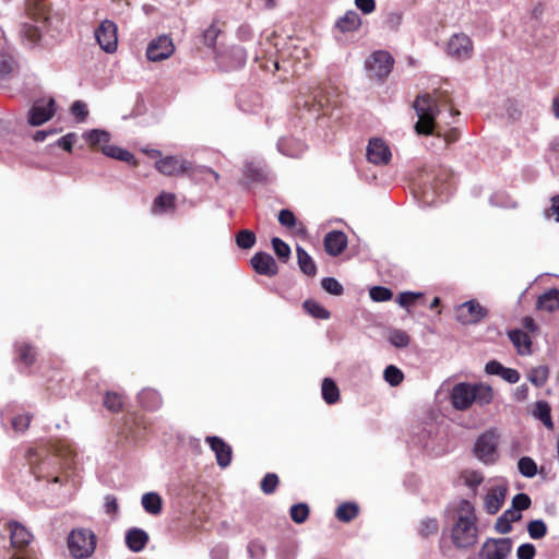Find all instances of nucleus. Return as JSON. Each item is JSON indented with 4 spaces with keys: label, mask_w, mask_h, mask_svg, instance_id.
<instances>
[{
    "label": "nucleus",
    "mask_w": 559,
    "mask_h": 559,
    "mask_svg": "<svg viewBox=\"0 0 559 559\" xmlns=\"http://www.w3.org/2000/svg\"><path fill=\"white\" fill-rule=\"evenodd\" d=\"M451 540L459 549H467L478 542V526L474 506L461 500L457 516L451 528Z\"/></svg>",
    "instance_id": "f257e3e1"
},
{
    "label": "nucleus",
    "mask_w": 559,
    "mask_h": 559,
    "mask_svg": "<svg viewBox=\"0 0 559 559\" xmlns=\"http://www.w3.org/2000/svg\"><path fill=\"white\" fill-rule=\"evenodd\" d=\"M493 399V391L485 383L471 384L461 382L451 391V403L457 411H465L476 403L480 406L488 405Z\"/></svg>",
    "instance_id": "f03ea898"
},
{
    "label": "nucleus",
    "mask_w": 559,
    "mask_h": 559,
    "mask_svg": "<svg viewBox=\"0 0 559 559\" xmlns=\"http://www.w3.org/2000/svg\"><path fill=\"white\" fill-rule=\"evenodd\" d=\"M414 109L418 118L415 123L416 133L420 135L435 134V120L440 112L437 99L429 94L418 95L414 102Z\"/></svg>",
    "instance_id": "7ed1b4c3"
},
{
    "label": "nucleus",
    "mask_w": 559,
    "mask_h": 559,
    "mask_svg": "<svg viewBox=\"0 0 559 559\" xmlns=\"http://www.w3.org/2000/svg\"><path fill=\"white\" fill-rule=\"evenodd\" d=\"M96 536L90 530H73L68 537V547L76 559L88 558L95 550Z\"/></svg>",
    "instance_id": "20e7f679"
},
{
    "label": "nucleus",
    "mask_w": 559,
    "mask_h": 559,
    "mask_svg": "<svg viewBox=\"0 0 559 559\" xmlns=\"http://www.w3.org/2000/svg\"><path fill=\"white\" fill-rule=\"evenodd\" d=\"M394 64L393 57L385 50L373 51L365 61V69L371 79L383 80Z\"/></svg>",
    "instance_id": "39448f33"
},
{
    "label": "nucleus",
    "mask_w": 559,
    "mask_h": 559,
    "mask_svg": "<svg viewBox=\"0 0 559 559\" xmlns=\"http://www.w3.org/2000/svg\"><path fill=\"white\" fill-rule=\"evenodd\" d=\"M475 456L485 464H492L498 460V435L486 431L480 435L474 444Z\"/></svg>",
    "instance_id": "423d86ee"
},
{
    "label": "nucleus",
    "mask_w": 559,
    "mask_h": 559,
    "mask_svg": "<svg viewBox=\"0 0 559 559\" xmlns=\"http://www.w3.org/2000/svg\"><path fill=\"white\" fill-rule=\"evenodd\" d=\"M513 542L509 537L487 538L478 552L479 559H508Z\"/></svg>",
    "instance_id": "0eeeda50"
},
{
    "label": "nucleus",
    "mask_w": 559,
    "mask_h": 559,
    "mask_svg": "<svg viewBox=\"0 0 559 559\" xmlns=\"http://www.w3.org/2000/svg\"><path fill=\"white\" fill-rule=\"evenodd\" d=\"M474 50L472 39L464 33H457L450 37L447 43V55L456 60H467Z\"/></svg>",
    "instance_id": "6e6552de"
},
{
    "label": "nucleus",
    "mask_w": 559,
    "mask_h": 559,
    "mask_svg": "<svg viewBox=\"0 0 559 559\" xmlns=\"http://www.w3.org/2000/svg\"><path fill=\"white\" fill-rule=\"evenodd\" d=\"M175 52V45L171 37L160 35L152 39L146 48V57L150 61L158 62L171 57Z\"/></svg>",
    "instance_id": "1a4fd4ad"
},
{
    "label": "nucleus",
    "mask_w": 559,
    "mask_h": 559,
    "mask_svg": "<svg viewBox=\"0 0 559 559\" xmlns=\"http://www.w3.org/2000/svg\"><path fill=\"white\" fill-rule=\"evenodd\" d=\"M95 38L105 52H115L118 44L117 25L110 20H104L95 29Z\"/></svg>",
    "instance_id": "9d476101"
},
{
    "label": "nucleus",
    "mask_w": 559,
    "mask_h": 559,
    "mask_svg": "<svg viewBox=\"0 0 559 559\" xmlns=\"http://www.w3.org/2000/svg\"><path fill=\"white\" fill-rule=\"evenodd\" d=\"M487 309L476 300H468L456 308V320L462 324L478 323L487 316Z\"/></svg>",
    "instance_id": "9b49d317"
},
{
    "label": "nucleus",
    "mask_w": 559,
    "mask_h": 559,
    "mask_svg": "<svg viewBox=\"0 0 559 559\" xmlns=\"http://www.w3.org/2000/svg\"><path fill=\"white\" fill-rule=\"evenodd\" d=\"M157 170L166 176H178L190 169V164L177 156H166L155 164Z\"/></svg>",
    "instance_id": "f8f14e48"
},
{
    "label": "nucleus",
    "mask_w": 559,
    "mask_h": 559,
    "mask_svg": "<svg viewBox=\"0 0 559 559\" xmlns=\"http://www.w3.org/2000/svg\"><path fill=\"white\" fill-rule=\"evenodd\" d=\"M389 146L380 139H372L367 146V158L376 165H386L391 159Z\"/></svg>",
    "instance_id": "ddd939ff"
},
{
    "label": "nucleus",
    "mask_w": 559,
    "mask_h": 559,
    "mask_svg": "<svg viewBox=\"0 0 559 559\" xmlns=\"http://www.w3.org/2000/svg\"><path fill=\"white\" fill-rule=\"evenodd\" d=\"M205 442L215 453L217 464L225 468L231 462V448L219 437H206Z\"/></svg>",
    "instance_id": "4468645a"
},
{
    "label": "nucleus",
    "mask_w": 559,
    "mask_h": 559,
    "mask_svg": "<svg viewBox=\"0 0 559 559\" xmlns=\"http://www.w3.org/2000/svg\"><path fill=\"white\" fill-rule=\"evenodd\" d=\"M53 99L38 102L29 110L28 122L32 126H40L53 115Z\"/></svg>",
    "instance_id": "2eb2a0df"
},
{
    "label": "nucleus",
    "mask_w": 559,
    "mask_h": 559,
    "mask_svg": "<svg viewBox=\"0 0 559 559\" xmlns=\"http://www.w3.org/2000/svg\"><path fill=\"white\" fill-rule=\"evenodd\" d=\"M251 265L259 274L274 276L278 267L275 260L266 252H258L251 258Z\"/></svg>",
    "instance_id": "dca6fc26"
},
{
    "label": "nucleus",
    "mask_w": 559,
    "mask_h": 559,
    "mask_svg": "<svg viewBox=\"0 0 559 559\" xmlns=\"http://www.w3.org/2000/svg\"><path fill=\"white\" fill-rule=\"evenodd\" d=\"M347 247V236L341 230H333L324 237V249L332 257L340 255Z\"/></svg>",
    "instance_id": "f3484780"
},
{
    "label": "nucleus",
    "mask_w": 559,
    "mask_h": 559,
    "mask_svg": "<svg viewBox=\"0 0 559 559\" xmlns=\"http://www.w3.org/2000/svg\"><path fill=\"white\" fill-rule=\"evenodd\" d=\"M10 531L11 546L15 549H22L29 544L32 534L25 526L17 522H10L8 524Z\"/></svg>",
    "instance_id": "a211bd4d"
},
{
    "label": "nucleus",
    "mask_w": 559,
    "mask_h": 559,
    "mask_svg": "<svg viewBox=\"0 0 559 559\" xmlns=\"http://www.w3.org/2000/svg\"><path fill=\"white\" fill-rule=\"evenodd\" d=\"M507 489L498 486L489 490L485 497V509L489 514L497 513L506 499Z\"/></svg>",
    "instance_id": "6ab92c4d"
},
{
    "label": "nucleus",
    "mask_w": 559,
    "mask_h": 559,
    "mask_svg": "<svg viewBox=\"0 0 559 559\" xmlns=\"http://www.w3.org/2000/svg\"><path fill=\"white\" fill-rule=\"evenodd\" d=\"M148 542V535L141 528H131L127 532L126 544L131 551L139 552Z\"/></svg>",
    "instance_id": "aec40b11"
},
{
    "label": "nucleus",
    "mask_w": 559,
    "mask_h": 559,
    "mask_svg": "<svg viewBox=\"0 0 559 559\" xmlns=\"http://www.w3.org/2000/svg\"><path fill=\"white\" fill-rule=\"evenodd\" d=\"M360 25L361 19L355 11H347L336 21V27L342 33L355 32L360 27Z\"/></svg>",
    "instance_id": "412c9836"
},
{
    "label": "nucleus",
    "mask_w": 559,
    "mask_h": 559,
    "mask_svg": "<svg viewBox=\"0 0 559 559\" xmlns=\"http://www.w3.org/2000/svg\"><path fill=\"white\" fill-rule=\"evenodd\" d=\"M510 341L516 347L519 354L526 355L531 353V338L522 330H511L508 333Z\"/></svg>",
    "instance_id": "4be33fe9"
},
{
    "label": "nucleus",
    "mask_w": 559,
    "mask_h": 559,
    "mask_svg": "<svg viewBox=\"0 0 559 559\" xmlns=\"http://www.w3.org/2000/svg\"><path fill=\"white\" fill-rule=\"evenodd\" d=\"M296 254L300 271L308 276H314L317 274V265L309 253L302 247L297 246Z\"/></svg>",
    "instance_id": "5701e85b"
},
{
    "label": "nucleus",
    "mask_w": 559,
    "mask_h": 559,
    "mask_svg": "<svg viewBox=\"0 0 559 559\" xmlns=\"http://www.w3.org/2000/svg\"><path fill=\"white\" fill-rule=\"evenodd\" d=\"M140 404L150 411H156L162 405L160 394L153 389H145L139 394Z\"/></svg>",
    "instance_id": "b1692460"
},
{
    "label": "nucleus",
    "mask_w": 559,
    "mask_h": 559,
    "mask_svg": "<svg viewBox=\"0 0 559 559\" xmlns=\"http://www.w3.org/2000/svg\"><path fill=\"white\" fill-rule=\"evenodd\" d=\"M533 416L539 419L548 429H554L551 407L546 401H537L533 409Z\"/></svg>",
    "instance_id": "393cba45"
},
{
    "label": "nucleus",
    "mask_w": 559,
    "mask_h": 559,
    "mask_svg": "<svg viewBox=\"0 0 559 559\" xmlns=\"http://www.w3.org/2000/svg\"><path fill=\"white\" fill-rule=\"evenodd\" d=\"M538 309L546 311H555L559 308V290L550 289L547 293L539 296L537 301Z\"/></svg>",
    "instance_id": "a878e982"
},
{
    "label": "nucleus",
    "mask_w": 559,
    "mask_h": 559,
    "mask_svg": "<svg viewBox=\"0 0 559 559\" xmlns=\"http://www.w3.org/2000/svg\"><path fill=\"white\" fill-rule=\"evenodd\" d=\"M141 503L143 509L150 514L157 515L162 511V498L156 492L144 493Z\"/></svg>",
    "instance_id": "bb28decb"
},
{
    "label": "nucleus",
    "mask_w": 559,
    "mask_h": 559,
    "mask_svg": "<svg viewBox=\"0 0 559 559\" xmlns=\"http://www.w3.org/2000/svg\"><path fill=\"white\" fill-rule=\"evenodd\" d=\"M84 139L94 147H99L102 150V146L108 145V142L110 140V135L105 130H98L94 129L86 133H84Z\"/></svg>",
    "instance_id": "cd10ccee"
},
{
    "label": "nucleus",
    "mask_w": 559,
    "mask_h": 559,
    "mask_svg": "<svg viewBox=\"0 0 559 559\" xmlns=\"http://www.w3.org/2000/svg\"><path fill=\"white\" fill-rule=\"evenodd\" d=\"M321 391H322V397L323 400L328 403V404H334L338 401L340 399V391H338V388L337 385L335 384V382L330 379V378H325L323 381H322V388H321Z\"/></svg>",
    "instance_id": "c85d7f7f"
},
{
    "label": "nucleus",
    "mask_w": 559,
    "mask_h": 559,
    "mask_svg": "<svg viewBox=\"0 0 559 559\" xmlns=\"http://www.w3.org/2000/svg\"><path fill=\"white\" fill-rule=\"evenodd\" d=\"M549 378V369L547 366L540 365L532 368L528 373V380L537 388L546 384Z\"/></svg>",
    "instance_id": "c756f323"
},
{
    "label": "nucleus",
    "mask_w": 559,
    "mask_h": 559,
    "mask_svg": "<svg viewBox=\"0 0 559 559\" xmlns=\"http://www.w3.org/2000/svg\"><path fill=\"white\" fill-rule=\"evenodd\" d=\"M358 514V507L355 503H342L335 512V516L342 522H349Z\"/></svg>",
    "instance_id": "7c9ffc66"
},
{
    "label": "nucleus",
    "mask_w": 559,
    "mask_h": 559,
    "mask_svg": "<svg viewBox=\"0 0 559 559\" xmlns=\"http://www.w3.org/2000/svg\"><path fill=\"white\" fill-rule=\"evenodd\" d=\"M21 35L28 44L34 45L41 38V27L39 25L24 23L21 28Z\"/></svg>",
    "instance_id": "2f4dec72"
},
{
    "label": "nucleus",
    "mask_w": 559,
    "mask_h": 559,
    "mask_svg": "<svg viewBox=\"0 0 559 559\" xmlns=\"http://www.w3.org/2000/svg\"><path fill=\"white\" fill-rule=\"evenodd\" d=\"M174 206L175 194L163 192L154 200L153 211L155 213L164 212L165 210L173 209Z\"/></svg>",
    "instance_id": "473e14b6"
},
{
    "label": "nucleus",
    "mask_w": 559,
    "mask_h": 559,
    "mask_svg": "<svg viewBox=\"0 0 559 559\" xmlns=\"http://www.w3.org/2000/svg\"><path fill=\"white\" fill-rule=\"evenodd\" d=\"M104 406L110 412H120L123 407V396L116 392H107L104 399Z\"/></svg>",
    "instance_id": "72a5a7b5"
},
{
    "label": "nucleus",
    "mask_w": 559,
    "mask_h": 559,
    "mask_svg": "<svg viewBox=\"0 0 559 559\" xmlns=\"http://www.w3.org/2000/svg\"><path fill=\"white\" fill-rule=\"evenodd\" d=\"M519 472L527 478H532L537 474V465L530 456H523L518 462Z\"/></svg>",
    "instance_id": "f704fd0d"
},
{
    "label": "nucleus",
    "mask_w": 559,
    "mask_h": 559,
    "mask_svg": "<svg viewBox=\"0 0 559 559\" xmlns=\"http://www.w3.org/2000/svg\"><path fill=\"white\" fill-rule=\"evenodd\" d=\"M304 308L314 318L324 320L330 318V312L314 300H306L304 302Z\"/></svg>",
    "instance_id": "c9c22d12"
},
{
    "label": "nucleus",
    "mask_w": 559,
    "mask_h": 559,
    "mask_svg": "<svg viewBox=\"0 0 559 559\" xmlns=\"http://www.w3.org/2000/svg\"><path fill=\"white\" fill-rule=\"evenodd\" d=\"M439 531V523L437 519L426 518L419 523L418 533L423 537L437 534Z\"/></svg>",
    "instance_id": "e433bc0d"
},
{
    "label": "nucleus",
    "mask_w": 559,
    "mask_h": 559,
    "mask_svg": "<svg viewBox=\"0 0 559 559\" xmlns=\"http://www.w3.org/2000/svg\"><path fill=\"white\" fill-rule=\"evenodd\" d=\"M383 377L384 380L392 386L401 384L404 379L402 370L393 365H390L384 369Z\"/></svg>",
    "instance_id": "4c0bfd02"
},
{
    "label": "nucleus",
    "mask_w": 559,
    "mask_h": 559,
    "mask_svg": "<svg viewBox=\"0 0 559 559\" xmlns=\"http://www.w3.org/2000/svg\"><path fill=\"white\" fill-rule=\"evenodd\" d=\"M219 34H221V28L218 27L216 22H213L202 33L203 44L210 48H213L216 44V39L219 36Z\"/></svg>",
    "instance_id": "58836bf2"
},
{
    "label": "nucleus",
    "mask_w": 559,
    "mask_h": 559,
    "mask_svg": "<svg viewBox=\"0 0 559 559\" xmlns=\"http://www.w3.org/2000/svg\"><path fill=\"white\" fill-rule=\"evenodd\" d=\"M236 243L241 249H250L255 243V235L249 229L240 230L236 236Z\"/></svg>",
    "instance_id": "ea45409f"
},
{
    "label": "nucleus",
    "mask_w": 559,
    "mask_h": 559,
    "mask_svg": "<svg viewBox=\"0 0 559 559\" xmlns=\"http://www.w3.org/2000/svg\"><path fill=\"white\" fill-rule=\"evenodd\" d=\"M527 532L533 539H540L547 533V526L543 520H533L527 524Z\"/></svg>",
    "instance_id": "a19ab883"
},
{
    "label": "nucleus",
    "mask_w": 559,
    "mask_h": 559,
    "mask_svg": "<svg viewBox=\"0 0 559 559\" xmlns=\"http://www.w3.org/2000/svg\"><path fill=\"white\" fill-rule=\"evenodd\" d=\"M388 340L397 348H404L409 344V336L402 330H392L389 333Z\"/></svg>",
    "instance_id": "79ce46f5"
},
{
    "label": "nucleus",
    "mask_w": 559,
    "mask_h": 559,
    "mask_svg": "<svg viewBox=\"0 0 559 559\" xmlns=\"http://www.w3.org/2000/svg\"><path fill=\"white\" fill-rule=\"evenodd\" d=\"M308 515L309 508L306 503L294 504L290 508V518L297 524L304 523L307 520Z\"/></svg>",
    "instance_id": "37998d69"
},
{
    "label": "nucleus",
    "mask_w": 559,
    "mask_h": 559,
    "mask_svg": "<svg viewBox=\"0 0 559 559\" xmlns=\"http://www.w3.org/2000/svg\"><path fill=\"white\" fill-rule=\"evenodd\" d=\"M272 247H273V250H274L275 254L280 259L287 260L289 258V255H290V248L282 239L277 238V237H274L272 239Z\"/></svg>",
    "instance_id": "c03bdc74"
},
{
    "label": "nucleus",
    "mask_w": 559,
    "mask_h": 559,
    "mask_svg": "<svg viewBox=\"0 0 559 559\" xmlns=\"http://www.w3.org/2000/svg\"><path fill=\"white\" fill-rule=\"evenodd\" d=\"M321 286L331 295L338 296L343 293V286L334 277H324L321 281Z\"/></svg>",
    "instance_id": "a18cd8bd"
},
{
    "label": "nucleus",
    "mask_w": 559,
    "mask_h": 559,
    "mask_svg": "<svg viewBox=\"0 0 559 559\" xmlns=\"http://www.w3.org/2000/svg\"><path fill=\"white\" fill-rule=\"evenodd\" d=\"M369 295L373 301H388L393 296L389 288L382 286H374L370 288Z\"/></svg>",
    "instance_id": "49530a36"
},
{
    "label": "nucleus",
    "mask_w": 559,
    "mask_h": 559,
    "mask_svg": "<svg viewBox=\"0 0 559 559\" xmlns=\"http://www.w3.org/2000/svg\"><path fill=\"white\" fill-rule=\"evenodd\" d=\"M277 485H278L277 475L273 474V473H269L263 477V479L261 481V490L264 493L270 495V493L274 492Z\"/></svg>",
    "instance_id": "de8ad7c7"
},
{
    "label": "nucleus",
    "mask_w": 559,
    "mask_h": 559,
    "mask_svg": "<svg viewBox=\"0 0 559 559\" xmlns=\"http://www.w3.org/2000/svg\"><path fill=\"white\" fill-rule=\"evenodd\" d=\"M71 112L79 122H82L88 115L87 106L84 102L76 100L71 106Z\"/></svg>",
    "instance_id": "09e8293b"
},
{
    "label": "nucleus",
    "mask_w": 559,
    "mask_h": 559,
    "mask_svg": "<svg viewBox=\"0 0 559 559\" xmlns=\"http://www.w3.org/2000/svg\"><path fill=\"white\" fill-rule=\"evenodd\" d=\"M20 359L27 366L35 361L36 353L35 349L29 345H22L19 348Z\"/></svg>",
    "instance_id": "8fccbe9b"
},
{
    "label": "nucleus",
    "mask_w": 559,
    "mask_h": 559,
    "mask_svg": "<svg viewBox=\"0 0 559 559\" xmlns=\"http://www.w3.org/2000/svg\"><path fill=\"white\" fill-rule=\"evenodd\" d=\"M531 506V499L526 493H518L512 499V508L518 510L520 513L523 510L528 509Z\"/></svg>",
    "instance_id": "3c124183"
},
{
    "label": "nucleus",
    "mask_w": 559,
    "mask_h": 559,
    "mask_svg": "<svg viewBox=\"0 0 559 559\" xmlns=\"http://www.w3.org/2000/svg\"><path fill=\"white\" fill-rule=\"evenodd\" d=\"M536 549L533 544L526 543L519 546L516 550L518 559H534Z\"/></svg>",
    "instance_id": "603ef678"
},
{
    "label": "nucleus",
    "mask_w": 559,
    "mask_h": 559,
    "mask_svg": "<svg viewBox=\"0 0 559 559\" xmlns=\"http://www.w3.org/2000/svg\"><path fill=\"white\" fill-rule=\"evenodd\" d=\"M464 480L468 487L476 488L483 483L484 477H483L481 473H479V472L467 471L464 474Z\"/></svg>",
    "instance_id": "864d4df0"
},
{
    "label": "nucleus",
    "mask_w": 559,
    "mask_h": 559,
    "mask_svg": "<svg viewBox=\"0 0 559 559\" xmlns=\"http://www.w3.org/2000/svg\"><path fill=\"white\" fill-rule=\"evenodd\" d=\"M278 222L287 228H293L296 225V217L289 210H281L278 213Z\"/></svg>",
    "instance_id": "5fc2aeb1"
},
{
    "label": "nucleus",
    "mask_w": 559,
    "mask_h": 559,
    "mask_svg": "<svg viewBox=\"0 0 559 559\" xmlns=\"http://www.w3.org/2000/svg\"><path fill=\"white\" fill-rule=\"evenodd\" d=\"M421 293H412V292H405V293H401L397 297V302L401 307H408L411 305H413L416 299H418L419 297H421Z\"/></svg>",
    "instance_id": "6e6d98bb"
},
{
    "label": "nucleus",
    "mask_w": 559,
    "mask_h": 559,
    "mask_svg": "<svg viewBox=\"0 0 559 559\" xmlns=\"http://www.w3.org/2000/svg\"><path fill=\"white\" fill-rule=\"evenodd\" d=\"M402 22V13L401 12H389L384 17V25L390 29H396Z\"/></svg>",
    "instance_id": "4d7b16f0"
},
{
    "label": "nucleus",
    "mask_w": 559,
    "mask_h": 559,
    "mask_svg": "<svg viewBox=\"0 0 559 559\" xmlns=\"http://www.w3.org/2000/svg\"><path fill=\"white\" fill-rule=\"evenodd\" d=\"M31 424L29 415H19L12 419V427L15 431H25Z\"/></svg>",
    "instance_id": "13d9d810"
},
{
    "label": "nucleus",
    "mask_w": 559,
    "mask_h": 559,
    "mask_svg": "<svg viewBox=\"0 0 559 559\" xmlns=\"http://www.w3.org/2000/svg\"><path fill=\"white\" fill-rule=\"evenodd\" d=\"M249 554L253 559H262L265 555L264 546L259 542H252L248 546Z\"/></svg>",
    "instance_id": "bf43d9fd"
},
{
    "label": "nucleus",
    "mask_w": 559,
    "mask_h": 559,
    "mask_svg": "<svg viewBox=\"0 0 559 559\" xmlns=\"http://www.w3.org/2000/svg\"><path fill=\"white\" fill-rule=\"evenodd\" d=\"M355 5L364 14H370L376 9V1L374 0H355Z\"/></svg>",
    "instance_id": "052dcab7"
},
{
    "label": "nucleus",
    "mask_w": 559,
    "mask_h": 559,
    "mask_svg": "<svg viewBox=\"0 0 559 559\" xmlns=\"http://www.w3.org/2000/svg\"><path fill=\"white\" fill-rule=\"evenodd\" d=\"M500 377L509 383H516L520 380L519 371L512 368L503 367Z\"/></svg>",
    "instance_id": "680f3d73"
},
{
    "label": "nucleus",
    "mask_w": 559,
    "mask_h": 559,
    "mask_svg": "<svg viewBox=\"0 0 559 559\" xmlns=\"http://www.w3.org/2000/svg\"><path fill=\"white\" fill-rule=\"evenodd\" d=\"M74 141H75V134L68 133L57 141V145L62 147L64 151L71 152Z\"/></svg>",
    "instance_id": "e2e57ef3"
},
{
    "label": "nucleus",
    "mask_w": 559,
    "mask_h": 559,
    "mask_svg": "<svg viewBox=\"0 0 559 559\" xmlns=\"http://www.w3.org/2000/svg\"><path fill=\"white\" fill-rule=\"evenodd\" d=\"M230 53L236 58V62L234 63V67H241L245 64L247 55L241 47H234L230 50Z\"/></svg>",
    "instance_id": "0e129e2a"
},
{
    "label": "nucleus",
    "mask_w": 559,
    "mask_h": 559,
    "mask_svg": "<svg viewBox=\"0 0 559 559\" xmlns=\"http://www.w3.org/2000/svg\"><path fill=\"white\" fill-rule=\"evenodd\" d=\"M495 528L500 534H507L512 530V526L507 519H504L503 516H499L496 522Z\"/></svg>",
    "instance_id": "69168bd1"
},
{
    "label": "nucleus",
    "mask_w": 559,
    "mask_h": 559,
    "mask_svg": "<svg viewBox=\"0 0 559 559\" xmlns=\"http://www.w3.org/2000/svg\"><path fill=\"white\" fill-rule=\"evenodd\" d=\"M502 370H503V366L499 361H496V360H491V361L487 362L486 367H485V371L488 374L500 376Z\"/></svg>",
    "instance_id": "338daca9"
},
{
    "label": "nucleus",
    "mask_w": 559,
    "mask_h": 559,
    "mask_svg": "<svg viewBox=\"0 0 559 559\" xmlns=\"http://www.w3.org/2000/svg\"><path fill=\"white\" fill-rule=\"evenodd\" d=\"M551 202H552V204H551L550 209L545 212V215L547 217L555 215L556 221L559 222V195L554 197Z\"/></svg>",
    "instance_id": "774afa93"
}]
</instances>
